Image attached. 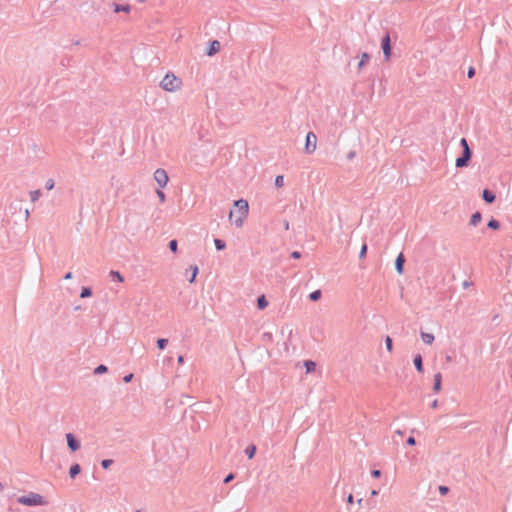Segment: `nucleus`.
<instances>
[{
  "label": "nucleus",
  "mask_w": 512,
  "mask_h": 512,
  "mask_svg": "<svg viewBox=\"0 0 512 512\" xmlns=\"http://www.w3.org/2000/svg\"><path fill=\"white\" fill-rule=\"evenodd\" d=\"M304 366L306 368V372L307 373H311V372H314L315 369H316V363L312 360H306L304 362Z\"/></svg>",
  "instance_id": "obj_20"
},
{
  "label": "nucleus",
  "mask_w": 512,
  "mask_h": 512,
  "mask_svg": "<svg viewBox=\"0 0 512 512\" xmlns=\"http://www.w3.org/2000/svg\"><path fill=\"white\" fill-rule=\"evenodd\" d=\"M487 227L492 230H498L500 228V222L494 218H491L487 223Z\"/></svg>",
  "instance_id": "obj_21"
},
{
  "label": "nucleus",
  "mask_w": 512,
  "mask_h": 512,
  "mask_svg": "<svg viewBox=\"0 0 512 512\" xmlns=\"http://www.w3.org/2000/svg\"><path fill=\"white\" fill-rule=\"evenodd\" d=\"M406 443L408 445H410V446H413V445L416 444V440H415V438L413 436H410V437L407 438Z\"/></svg>",
  "instance_id": "obj_43"
},
{
  "label": "nucleus",
  "mask_w": 512,
  "mask_h": 512,
  "mask_svg": "<svg viewBox=\"0 0 512 512\" xmlns=\"http://www.w3.org/2000/svg\"><path fill=\"white\" fill-rule=\"evenodd\" d=\"M168 247L169 249L172 251V252H176L177 251V248H178V242L177 240L173 239L169 242L168 244Z\"/></svg>",
  "instance_id": "obj_34"
},
{
  "label": "nucleus",
  "mask_w": 512,
  "mask_h": 512,
  "mask_svg": "<svg viewBox=\"0 0 512 512\" xmlns=\"http://www.w3.org/2000/svg\"><path fill=\"white\" fill-rule=\"evenodd\" d=\"M268 306V301L265 297V295H260L258 298H257V307L259 310H263L265 309L266 307Z\"/></svg>",
  "instance_id": "obj_17"
},
{
  "label": "nucleus",
  "mask_w": 512,
  "mask_h": 512,
  "mask_svg": "<svg viewBox=\"0 0 512 512\" xmlns=\"http://www.w3.org/2000/svg\"><path fill=\"white\" fill-rule=\"evenodd\" d=\"M108 371V368L106 365L104 364H100L98 365L95 369H94V374H103V373H106Z\"/></svg>",
  "instance_id": "obj_28"
},
{
  "label": "nucleus",
  "mask_w": 512,
  "mask_h": 512,
  "mask_svg": "<svg viewBox=\"0 0 512 512\" xmlns=\"http://www.w3.org/2000/svg\"><path fill=\"white\" fill-rule=\"evenodd\" d=\"M133 377H134V375H133L132 373L127 374V375H125V376L123 377V381H124L125 383H129V382H131V381H132Z\"/></svg>",
  "instance_id": "obj_41"
},
{
  "label": "nucleus",
  "mask_w": 512,
  "mask_h": 512,
  "mask_svg": "<svg viewBox=\"0 0 512 512\" xmlns=\"http://www.w3.org/2000/svg\"><path fill=\"white\" fill-rule=\"evenodd\" d=\"M111 5H112L113 11L115 13H119V12L130 13L131 12V6L129 4L123 5V4H118V3L113 2Z\"/></svg>",
  "instance_id": "obj_11"
},
{
  "label": "nucleus",
  "mask_w": 512,
  "mask_h": 512,
  "mask_svg": "<svg viewBox=\"0 0 512 512\" xmlns=\"http://www.w3.org/2000/svg\"><path fill=\"white\" fill-rule=\"evenodd\" d=\"M220 50V42L218 40H212L209 43V47L206 50V55L213 56Z\"/></svg>",
  "instance_id": "obj_9"
},
{
  "label": "nucleus",
  "mask_w": 512,
  "mask_h": 512,
  "mask_svg": "<svg viewBox=\"0 0 512 512\" xmlns=\"http://www.w3.org/2000/svg\"><path fill=\"white\" fill-rule=\"evenodd\" d=\"M421 338L425 344L431 345L435 339L432 333L421 332Z\"/></svg>",
  "instance_id": "obj_16"
},
{
  "label": "nucleus",
  "mask_w": 512,
  "mask_h": 512,
  "mask_svg": "<svg viewBox=\"0 0 512 512\" xmlns=\"http://www.w3.org/2000/svg\"><path fill=\"white\" fill-rule=\"evenodd\" d=\"M291 257L294 259H299L301 257V253L299 251H293L291 253Z\"/></svg>",
  "instance_id": "obj_44"
},
{
  "label": "nucleus",
  "mask_w": 512,
  "mask_h": 512,
  "mask_svg": "<svg viewBox=\"0 0 512 512\" xmlns=\"http://www.w3.org/2000/svg\"><path fill=\"white\" fill-rule=\"evenodd\" d=\"M274 184L277 188H281L284 185V177L282 175L276 176Z\"/></svg>",
  "instance_id": "obj_32"
},
{
  "label": "nucleus",
  "mask_w": 512,
  "mask_h": 512,
  "mask_svg": "<svg viewBox=\"0 0 512 512\" xmlns=\"http://www.w3.org/2000/svg\"><path fill=\"white\" fill-rule=\"evenodd\" d=\"M235 478V474L234 473H229L223 480V482L225 484L231 482L233 479Z\"/></svg>",
  "instance_id": "obj_39"
},
{
  "label": "nucleus",
  "mask_w": 512,
  "mask_h": 512,
  "mask_svg": "<svg viewBox=\"0 0 512 512\" xmlns=\"http://www.w3.org/2000/svg\"><path fill=\"white\" fill-rule=\"evenodd\" d=\"M347 503L353 504L354 503V497L352 494H349L347 497Z\"/></svg>",
  "instance_id": "obj_46"
},
{
  "label": "nucleus",
  "mask_w": 512,
  "mask_h": 512,
  "mask_svg": "<svg viewBox=\"0 0 512 512\" xmlns=\"http://www.w3.org/2000/svg\"><path fill=\"white\" fill-rule=\"evenodd\" d=\"M177 362H178L179 364H183V363H184V356L179 355V356H178V358H177Z\"/></svg>",
  "instance_id": "obj_48"
},
{
  "label": "nucleus",
  "mask_w": 512,
  "mask_h": 512,
  "mask_svg": "<svg viewBox=\"0 0 512 512\" xmlns=\"http://www.w3.org/2000/svg\"><path fill=\"white\" fill-rule=\"evenodd\" d=\"M54 186H55V182H54V180H53V179H48V180L46 181V183H45V188H46L47 190H52V189L54 188Z\"/></svg>",
  "instance_id": "obj_35"
},
{
  "label": "nucleus",
  "mask_w": 512,
  "mask_h": 512,
  "mask_svg": "<svg viewBox=\"0 0 512 512\" xmlns=\"http://www.w3.org/2000/svg\"><path fill=\"white\" fill-rule=\"evenodd\" d=\"M283 224H284L285 230H288L289 229V221L284 220Z\"/></svg>",
  "instance_id": "obj_49"
},
{
  "label": "nucleus",
  "mask_w": 512,
  "mask_h": 512,
  "mask_svg": "<svg viewBox=\"0 0 512 512\" xmlns=\"http://www.w3.org/2000/svg\"><path fill=\"white\" fill-rule=\"evenodd\" d=\"M214 244L217 250H224L226 248V243L222 239L215 238Z\"/></svg>",
  "instance_id": "obj_25"
},
{
  "label": "nucleus",
  "mask_w": 512,
  "mask_h": 512,
  "mask_svg": "<svg viewBox=\"0 0 512 512\" xmlns=\"http://www.w3.org/2000/svg\"><path fill=\"white\" fill-rule=\"evenodd\" d=\"M446 361H447V362H451V361H452V357H451V356H449V355H447V356H446Z\"/></svg>",
  "instance_id": "obj_51"
},
{
  "label": "nucleus",
  "mask_w": 512,
  "mask_h": 512,
  "mask_svg": "<svg viewBox=\"0 0 512 512\" xmlns=\"http://www.w3.org/2000/svg\"><path fill=\"white\" fill-rule=\"evenodd\" d=\"M139 2H145L146 0H138Z\"/></svg>",
  "instance_id": "obj_57"
},
{
  "label": "nucleus",
  "mask_w": 512,
  "mask_h": 512,
  "mask_svg": "<svg viewBox=\"0 0 512 512\" xmlns=\"http://www.w3.org/2000/svg\"><path fill=\"white\" fill-rule=\"evenodd\" d=\"M413 363H414V366H415L416 370L419 373H422L424 371V369H423V359H422L421 354H416L414 356Z\"/></svg>",
  "instance_id": "obj_13"
},
{
  "label": "nucleus",
  "mask_w": 512,
  "mask_h": 512,
  "mask_svg": "<svg viewBox=\"0 0 512 512\" xmlns=\"http://www.w3.org/2000/svg\"><path fill=\"white\" fill-rule=\"evenodd\" d=\"M438 406V401L437 400H434L432 403H431V407L432 408H436Z\"/></svg>",
  "instance_id": "obj_50"
},
{
  "label": "nucleus",
  "mask_w": 512,
  "mask_h": 512,
  "mask_svg": "<svg viewBox=\"0 0 512 512\" xmlns=\"http://www.w3.org/2000/svg\"><path fill=\"white\" fill-rule=\"evenodd\" d=\"M371 476L374 478H379L381 476V471L378 469H374L371 471Z\"/></svg>",
  "instance_id": "obj_42"
},
{
  "label": "nucleus",
  "mask_w": 512,
  "mask_h": 512,
  "mask_svg": "<svg viewBox=\"0 0 512 512\" xmlns=\"http://www.w3.org/2000/svg\"><path fill=\"white\" fill-rule=\"evenodd\" d=\"M137 512H140V511H137Z\"/></svg>",
  "instance_id": "obj_58"
},
{
  "label": "nucleus",
  "mask_w": 512,
  "mask_h": 512,
  "mask_svg": "<svg viewBox=\"0 0 512 512\" xmlns=\"http://www.w3.org/2000/svg\"><path fill=\"white\" fill-rule=\"evenodd\" d=\"M317 136L313 132H308L305 141V152L312 154L316 150Z\"/></svg>",
  "instance_id": "obj_6"
},
{
  "label": "nucleus",
  "mask_w": 512,
  "mask_h": 512,
  "mask_svg": "<svg viewBox=\"0 0 512 512\" xmlns=\"http://www.w3.org/2000/svg\"><path fill=\"white\" fill-rule=\"evenodd\" d=\"M81 472V466L78 463L71 465L69 469V476L73 479Z\"/></svg>",
  "instance_id": "obj_15"
},
{
  "label": "nucleus",
  "mask_w": 512,
  "mask_h": 512,
  "mask_svg": "<svg viewBox=\"0 0 512 512\" xmlns=\"http://www.w3.org/2000/svg\"><path fill=\"white\" fill-rule=\"evenodd\" d=\"M256 450H257L256 446L254 444H251L246 447L245 454L247 455V457L249 459H252L255 456Z\"/></svg>",
  "instance_id": "obj_19"
},
{
  "label": "nucleus",
  "mask_w": 512,
  "mask_h": 512,
  "mask_svg": "<svg viewBox=\"0 0 512 512\" xmlns=\"http://www.w3.org/2000/svg\"><path fill=\"white\" fill-rule=\"evenodd\" d=\"M154 179L155 181L157 182V184L159 185L160 188H164L168 181H169V177L167 175V172L162 169V168H158L155 172H154Z\"/></svg>",
  "instance_id": "obj_7"
},
{
  "label": "nucleus",
  "mask_w": 512,
  "mask_h": 512,
  "mask_svg": "<svg viewBox=\"0 0 512 512\" xmlns=\"http://www.w3.org/2000/svg\"><path fill=\"white\" fill-rule=\"evenodd\" d=\"M386 349L391 352L393 350V340L390 336H386L385 338Z\"/></svg>",
  "instance_id": "obj_30"
},
{
  "label": "nucleus",
  "mask_w": 512,
  "mask_h": 512,
  "mask_svg": "<svg viewBox=\"0 0 512 512\" xmlns=\"http://www.w3.org/2000/svg\"><path fill=\"white\" fill-rule=\"evenodd\" d=\"M460 145L462 147V155L456 159L455 166L457 168H464L469 165L472 157V150L466 138H461Z\"/></svg>",
  "instance_id": "obj_2"
},
{
  "label": "nucleus",
  "mask_w": 512,
  "mask_h": 512,
  "mask_svg": "<svg viewBox=\"0 0 512 512\" xmlns=\"http://www.w3.org/2000/svg\"><path fill=\"white\" fill-rule=\"evenodd\" d=\"M381 48L386 60H389L392 53L391 38L389 33H386L381 39Z\"/></svg>",
  "instance_id": "obj_5"
},
{
  "label": "nucleus",
  "mask_w": 512,
  "mask_h": 512,
  "mask_svg": "<svg viewBox=\"0 0 512 512\" xmlns=\"http://www.w3.org/2000/svg\"><path fill=\"white\" fill-rule=\"evenodd\" d=\"M72 277H73L72 272H67V273L65 274V276H64V279H65V280H70V279H72Z\"/></svg>",
  "instance_id": "obj_47"
},
{
  "label": "nucleus",
  "mask_w": 512,
  "mask_h": 512,
  "mask_svg": "<svg viewBox=\"0 0 512 512\" xmlns=\"http://www.w3.org/2000/svg\"><path fill=\"white\" fill-rule=\"evenodd\" d=\"M25 215H26V217H28V216H29V212H28V210H26Z\"/></svg>",
  "instance_id": "obj_55"
},
{
  "label": "nucleus",
  "mask_w": 512,
  "mask_h": 512,
  "mask_svg": "<svg viewBox=\"0 0 512 512\" xmlns=\"http://www.w3.org/2000/svg\"><path fill=\"white\" fill-rule=\"evenodd\" d=\"M110 277L113 279V280H116L118 282H123L124 281V278L123 276L120 274V272L118 271H114V270H111L110 271Z\"/></svg>",
  "instance_id": "obj_24"
},
{
  "label": "nucleus",
  "mask_w": 512,
  "mask_h": 512,
  "mask_svg": "<svg viewBox=\"0 0 512 512\" xmlns=\"http://www.w3.org/2000/svg\"><path fill=\"white\" fill-rule=\"evenodd\" d=\"M41 196L40 190H34L30 192V200L36 202Z\"/></svg>",
  "instance_id": "obj_29"
},
{
  "label": "nucleus",
  "mask_w": 512,
  "mask_h": 512,
  "mask_svg": "<svg viewBox=\"0 0 512 512\" xmlns=\"http://www.w3.org/2000/svg\"><path fill=\"white\" fill-rule=\"evenodd\" d=\"M377 492L375 490L372 491V495H376Z\"/></svg>",
  "instance_id": "obj_56"
},
{
  "label": "nucleus",
  "mask_w": 512,
  "mask_h": 512,
  "mask_svg": "<svg viewBox=\"0 0 512 512\" xmlns=\"http://www.w3.org/2000/svg\"><path fill=\"white\" fill-rule=\"evenodd\" d=\"M362 501H363L362 499H359L357 502L359 505H361Z\"/></svg>",
  "instance_id": "obj_54"
},
{
  "label": "nucleus",
  "mask_w": 512,
  "mask_h": 512,
  "mask_svg": "<svg viewBox=\"0 0 512 512\" xmlns=\"http://www.w3.org/2000/svg\"><path fill=\"white\" fill-rule=\"evenodd\" d=\"M481 219L482 214L479 211H476L475 213L472 214L470 218V225L476 226L478 223H480Z\"/></svg>",
  "instance_id": "obj_18"
},
{
  "label": "nucleus",
  "mask_w": 512,
  "mask_h": 512,
  "mask_svg": "<svg viewBox=\"0 0 512 512\" xmlns=\"http://www.w3.org/2000/svg\"><path fill=\"white\" fill-rule=\"evenodd\" d=\"M113 463L114 461L112 459H103L101 461V466L103 469H108Z\"/></svg>",
  "instance_id": "obj_33"
},
{
  "label": "nucleus",
  "mask_w": 512,
  "mask_h": 512,
  "mask_svg": "<svg viewBox=\"0 0 512 512\" xmlns=\"http://www.w3.org/2000/svg\"><path fill=\"white\" fill-rule=\"evenodd\" d=\"M441 385H442V375H441V373L438 372L434 375L433 391L435 393H438L441 390Z\"/></svg>",
  "instance_id": "obj_14"
},
{
  "label": "nucleus",
  "mask_w": 512,
  "mask_h": 512,
  "mask_svg": "<svg viewBox=\"0 0 512 512\" xmlns=\"http://www.w3.org/2000/svg\"><path fill=\"white\" fill-rule=\"evenodd\" d=\"M249 205L244 199L234 201L233 208L230 210L229 219L238 228L242 227L244 220L248 216Z\"/></svg>",
  "instance_id": "obj_1"
},
{
  "label": "nucleus",
  "mask_w": 512,
  "mask_h": 512,
  "mask_svg": "<svg viewBox=\"0 0 512 512\" xmlns=\"http://www.w3.org/2000/svg\"><path fill=\"white\" fill-rule=\"evenodd\" d=\"M17 501L26 506H42L46 504L44 497L34 492L19 497Z\"/></svg>",
  "instance_id": "obj_4"
},
{
  "label": "nucleus",
  "mask_w": 512,
  "mask_h": 512,
  "mask_svg": "<svg viewBox=\"0 0 512 512\" xmlns=\"http://www.w3.org/2000/svg\"><path fill=\"white\" fill-rule=\"evenodd\" d=\"M482 198L487 204H492L496 199V195L491 190L484 189L482 192Z\"/></svg>",
  "instance_id": "obj_12"
},
{
  "label": "nucleus",
  "mask_w": 512,
  "mask_h": 512,
  "mask_svg": "<svg viewBox=\"0 0 512 512\" xmlns=\"http://www.w3.org/2000/svg\"><path fill=\"white\" fill-rule=\"evenodd\" d=\"M65 437L67 441V446L71 452H76L77 450L80 449V441L76 438V436L73 433H67Z\"/></svg>",
  "instance_id": "obj_8"
},
{
  "label": "nucleus",
  "mask_w": 512,
  "mask_h": 512,
  "mask_svg": "<svg viewBox=\"0 0 512 512\" xmlns=\"http://www.w3.org/2000/svg\"><path fill=\"white\" fill-rule=\"evenodd\" d=\"M189 269L192 271L191 278L189 279V282L193 283L196 279L199 269H198V266H196V265H191Z\"/></svg>",
  "instance_id": "obj_23"
},
{
  "label": "nucleus",
  "mask_w": 512,
  "mask_h": 512,
  "mask_svg": "<svg viewBox=\"0 0 512 512\" xmlns=\"http://www.w3.org/2000/svg\"><path fill=\"white\" fill-rule=\"evenodd\" d=\"M405 257L403 253H400L395 260V269L398 274H402L404 271Z\"/></svg>",
  "instance_id": "obj_10"
},
{
  "label": "nucleus",
  "mask_w": 512,
  "mask_h": 512,
  "mask_svg": "<svg viewBox=\"0 0 512 512\" xmlns=\"http://www.w3.org/2000/svg\"><path fill=\"white\" fill-rule=\"evenodd\" d=\"M356 153L355 151H350L348 154H347V158L349 160H352L354 157H355Z\"/></svg>",
  "instance_id": "obj_45"
},
{
  "label": "nucleus",
  "mask_w": 512,
  "mask_h": 512,
  "mask_svg": "<svg viewBox=\"0 0 512 512\" xmlns=\"http://www.w3.org/2000/svg\"><path fill=\"white\" fill-rule=\"evenodd\" d=\"M92 295V289L90 287H83L81 289L80 297L81 298H87Z\"/></svg>",
  "instance_id": "obj_26"
},
{
  "label": "nucleus",
  "mask_w": 512,
  "mask_h": 512,
  "mask_svg": "<svg viewBox=\"0 0 512 512\" xmlns=\"http://www.w3.org/2000/svg\"><path fill=\"white\" fill-rule=\"evenodd\" d=\"M156 193L161 202H164L166 200V195L162 190L158 189Z\"/></svg>",
  "instance_id": "obj_38"
},
{
  "label": "nucleus",
  "mask_w": 512,
  "mask_h": 512,
  "mask_svg": "<svg viewBox=\"0 0 512 512\" xmlns=\"http://www.w3.org/2000/svg\"><path fill=\"white\" fill-rule=\"evenodd\" d=\"M438 490H439V493H440L442 496H444V495L448 494V492H449V487L444 486V485H440V486L438 487Z\"/></svg>",
  "instance_id": "obj_37"
},
{
  "label": "nucleus",
  "mask_w": 512,
  "mask_h": 512,
  "mask_svg": "<svg viewBox=\"0 0 512 512\" xmlns=\"http://www.w3.org/2000/svg\"><path fill=\"white\" fill-rule=\"evenodd\" d=\"M182 81L172 73H167L162 79L160 86L168 92L176 91L180 88Z\"/></svg>",
  "instance_id": "obj_3"
},
{
  "label": "nucleus",
  "mask_w": 512,
  "mask_h": 512,
  "mask_svg": "<svg viewBox=\"0 0 512 512\" xmlns=\"http://www.w3.org/2000/svg\"><path fill=\"white\" fill-rule=\"evenodd\" d=\"M370 56L368 53L364 52L361 56V60L358 64L359 68L363 67L365 63L369 60Z\"/></svg>",
  "instance_id": "obj_31"
},
{
  "label": "nucleus",
  "mask_w": 512,
  "mask_h": 512,
  "mask_svg": "<svg viewBox=\"0 0 512 512\" xmlns=\"http://www.w3.org/2000/svg\"><path fill=\"white\" fill-rule=\"evenodd\" d=\"M475 68L474 67H469L468 71H467V76L468 78H473L475 76Z\"/></svg>",
  "instance_id": "obj_40"
},
{
  "label": "nucleus",
  "mask_w": 512,
  "mask_h": 512,
  "mask_svg": "<svg viewBox=\"0 0 512 512\" xmlns=\"http://www.w3.org/2000/svg\"><path fill=\"white\" fill-rule=\"evenodd\" d=\"M156 344H157L158 349L163 350L166 348V346L168 344V339L159 338V339H157Z\"/></svg>",
  "instance_id": "obj_27"
},
{
  "label": "nucleus",
  "mask_w": 512,
  "mask_h": 512,
  "mask_svg": "<svg viewBox=\"0 0 512 512\" xmlns=\"http://www.w3.org/2000/svg\"><path fill=\"white\" fill-rule=\"evenodd\" d=\"M322 297L321 290H315L309 294V299L313 302L320 300Z\"/></svg>",
  "instance_id": "obj_22"
},
{
  "label": "nucleus",
  "mask_w": 512,
  "mask_h": 512,
  "mask_svg": "<svg viewBox=\"0 0 512 512\" xmlns=\"http://www.w3.org/2000/svg\"><path fill=\"white\" fill-rule=\"evenodd\" d=\"M367 244H363L362 247H361V250H360V253H359V258L362 259L365 257L366 253H367Z\"/></svg>",
  "instance_id": "obj_36"
},
{
  "label": "nucleus",
  "mask_w": 512,
  "mask_h": 512,
  "mask_svg": "<svg viewBox=\"0 0 512 512\" xmlns=\"http://www.w3.org/2000/svg\"><path fill=\"white\" fill-rule=\"evenodd\" d=\"M4 489V486L2 485V483L0 482V491H2Z\"/></svg>",
  "instance_id": "obj_53"
},
{
  "label": "nucleus",
  "mask_w": 512,
  "mask_h": 512,
  "mask_svg": "<svg viewBox=\"0 0 512 512\" xmlns=\"http://www.w3.org/2000/svg\"><path fill=\"white\" fill-rule=\"evenodd\" d=\"M463 286H464V287H468V286H469V283H468L467 281H464Z\"/></svg>",
  "instance_id": "obj_52"
}]
</instances>
